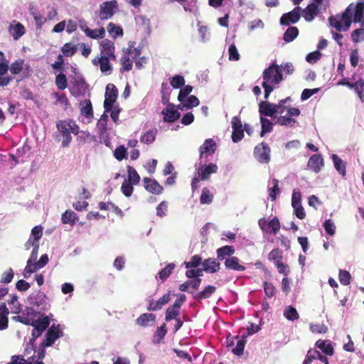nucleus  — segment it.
Masks as SVG:
<instances>
[{
  "mask_svg": "<svg viewBox=\"0 0 364 364\" xmlns=\"http://www.w3.org/2000/svg\"><path fill=\"white\" fill-rule=\"evenodd\" d=\"M338 279L341 284L346 286L350 283L351 275L348 271L340 269Z\"/></svg>",
  "mask_w": 364,
  "mask_h": 364,
  "instance_id": "nucleus-57",
  "label": "nucleus"
},
{
  "mask_svg": "<svg viewBox=\"0 0 364 364\" xmlns=\"http://www.w3.org/2000/svg\"><path fill=\"white\" fill-rule=\"evenodd\" d=\"M232 140L234 143H237L244 137V129L240 118L235 116L232 118Z\"/></svg>",
  "mask_w": 364,
  "mask_h": 364,
  "instance_id": "nucleus-10",
  "label": "nucleus"
},
{
  "mask_svg": "<svg viewBox=\"0 0 364 364\" xmlns=\"http://www.w3.org/2000/svg\"><path fill=\"white\" fill-rule=\"evenodd\" d=\"M30 304L41 308V310L46 311L47 309V296L43 292H38L36 296L29 298Z\"/></svg>",
  "mask_w": 364,
  "mask_h": 364,
  "instance_id": "nucleus-20",
  "label": "nucleus"
},
{
  "mask_svg": "<svg viewBox=\"0 0 364 364\" xmlns=\"http://www.w3.org/2000/svg\"><path fill=\"white\" fill-rule=\"evenodd\" d=\"M218 169V166L213 163L208 165L201 166L198 170L199 178L202 181L208 180L210 178V174L217 173Z\"/></svg>",
  "mask_w": 364,
  "mask_h": 364,
  "instance_id": "nucleus-17",
  "label": "nucleus"
},
{
  "mask_svg": "<svg viewBox=\"0 0 364 364\" xmlns=\"http://www.w3.org/2000/svg\"><path fill=\"white\" fill-rule=\"evenodd\" d=\"M176 265L173 263L168 264L164 269H162L159 273V277L164 281L172 273Z\"/></svg>",
  "mask_w": 364,
  "mask_h": 364,
  "instance_id": "nucleus-53",
  "label": "nucleus"
},
{
  "mask_svg": "<svg viewBox=\"0 0 364 364\" xmlns=\"http://www.w3.org/2000/svg\"><path fill=\"white\" fill-rule=\"evenodd\" d=\"M216 291V287L212 285H208L203 290L198 292L193 297L195 299L200 301L210 298Z\"/></svg>",
  "mask_w": 364,
  "mask_h": 364,
  "instance_id": "nucleus-28",
  "label": "nucleus"
},
{
  "mask_svg": "<svg viewBox=\"0 0 364 364\" xmlns=\"http://www.w3.org/2000/svg\"><path fill=\"white\" fill-rule=\"evenodd\" d=\"M63 336V331L59 328V325L55 327L52 326L46 332L45 338L42 341L41 347L51 346L54 342Z\"/></svg>",
  "mask_w": 364,
  "mask_h": 364,
  "instance_id": "nucleus-9",
  "label": "nucleus"
},
{
  "mask_svg": "<svg viewBox=\"0 0 364 364\" xmlns=\"http://www.w3.org/2000/svg\"><path fill=\"white\" fill-rule=\"evenodd\" d=\"M51 96L55 99L54 105H61L63 106V109L66 110L70 105L68 98L65 93H59L58 92H53Z\"/></svg>",
  "mask_w": 364,
  "mask_h": 364,
  "instance_id": "nucleus-26",
  "label": "nucleus"
},
{
  "mask_svg": "<svg viewBox=\"0 0 364 364\" xmlns=\"http://www.w3.org/2000/svg\"><path fill=\"white\" fill-rule=\"evenodd\" d=\"M34 356L29 357L27 360L24 358L23 355H13L11 357V362L7 364H34Z\"/></svg>",
  "mask_w": 364,
  "mask_h": 364,
  "instance_id": "nucleus-38",
  "label": "nucleus"
},
{
  "mask_svg": "<svg viewBox=\"0 0 364 364\" xmlns=\"http://www.w3.org/2000/svg\"><path fill=\"white\" fill-rule=\"evenodd\" d=\"M168 204L167 201L163 200L156 207V215L163 218L167 215Z\"/></svg>",
  "mask_w": 364,
  "mask_h": 364,
  "instance_id": "nucleus-61",
  "label": "nucleus"
},
{
  "mask_svg": "<svg viewBox=\"0 0 364 364\" xmlns=\"http://www.w3.org/2000/svg\"><path fill=\"white\" fill-rule=\"evenodd\" d=\"M301 8L300 6L295 7L292 11L284 14L281 18L279 23L282 26H289L291 23H297L301 18Z\"/></svg>",
  "mask_w": 364,
  "mask_h": 364,
  "instance_id": "nucleus-7",
  "label": "nucleus"
},
{
  "mask_svg": "<svg viewBox=\"0 0 364 364\" xmlns=\"http://www.w3.org/2000/svg\"><path fill=\"white\" fill-rule=\"evenodd\" d=\"M156 134L157 129L156 128L149 130L141 136L140 141L141 143L150 144L155 141Z\"/></svg>",
  "mask_w": 364,
  "mask_h": 364,
  "instance_id": "nucleus-35",
  "label": "nucleus"
},
{
  "mask_svg": "<svg viewBox=\"0 0 364 364\" xmlns=\"http://www.w3.org/2000/svg\"><path fill=\"white\" fill-rule=\"evenodd\" d=\"M119 6L116 0L107 1L100 5L99 17L102 21L111 18L118 12Z\"/></svg>",
  "mask_w": 364,
  "mask_h": 364,
  "instance_id": "nucleus-4",
  "label": "nucleus"
},
{
  "mask_svg": "<svg viewBox=\"0 0 364 364\" xmlns=\"http://www.w3.org/2000/svg\"><path fill=\"white\" fill-rule=\"evenodd\" d=\"M33 322V323L31 326L39 329L41 332H44L50 325V320L48 316H44L41 319H34Z\"/></svg>",
  "mask_w": 364,
  "mask_h": 364,
  "instance_id": "nucleus-37",
  "label": "nucleus"
},
{
  "mask_svg": "<svg viewBox=\"0 0 364 364\" xmlns=\"http://www.w3.org/2000/svg\"><path fill=\"white\" fill-rule=\"evenodd\" d=\"M353 88L362 102L364 101V80L360 79L353 84Z\"/></svg>",
  "mask_w": 364,
  "mask_h": 364,
  "instance_id": "nucleus-54",
  "label": "nucleus"
},
{
  "mask_svg": "<svg viewBox=\"0 0 364 364\" xmlns=\"http://www.w3.org/2000/svg\"><path fill=\"white\" fill-rule=\"evenodd\" d=\"M213 195L210 193V190L207 187L203 188L200 197V203L201 204H210L213 202Z\"/></svg>",
  "mask_w": 364,
  "mask_h": 364,
  "instance_id": "nucleus-45",
  "label": "nucleus"
},
{
  "mask_svg": "<svg viewBox=\"0 0 364 364\" xmlns=\"http://www.w3.org/2000/svg\"><path fill=\"white\" fill-rule=\"evenodd\" d=\"M309 328L313 333L323 334L328 331V327L323 323H310Z\"/></svg>",
  "mask_w": 364,
  "mask_h": 364,
  "instance_id": "nucleus-51",
  "label": "nucleus"
},
{
  "mask_svg": "<svg viewBox=\"0 0 364 364\" xmlns=\"http://www.w3.org/2000/svg\"><path fill=\"white\" fill-rule=\"evenodd\" d=\"M109 59L110 57L102 55L97 59H93L92 63L95 65L100 64V70L102 73H106L107 71H111L112 70V67L109 61Z\"/></svg>",
  "mask_w": 364,
  "mask_h": 364,
  "instance_id": "nucleus-24",
  "label": "nucleus"
},
{
  "mask_svg": "<svg viewBox=\"0 0 364 364\" xmlns=\"http://www.w3.org/2000/svg\"><path fill=\"white\" fill-rule=\"evenodd\" d=\"M156 322V315L152 313H144L141 314L136 319V323L142 327L154 326Z\"/></svg>",
  "mask_w": 364,
  "mask_h": 364,
  "instance_id": "nucleus-19",
  "label": "nucleus"
},
{
  "mask_svg": "<svg viewBox=\"0 0 364 364\" xmlns=\"http://www.w3.org/2000/svg\"><path fill=\"white\" fill-rule=\"evenodd\" d=\"M262 86L264 90V99L267 100L273 91V85H279L283 80L282 70L276 63H272L262 73Z\"/></svg>",
  "mask_w": 364,
  "mask_h": 364,
  "instance_id": "nucleus-1",
  "label": "nucleus"
},
{
  "mask_svg": "<svg viewBox=\"0 0 364 364\" xmlns=\"http://www.w3.org/2000/svg\"><path fill=\"white\" fill-rule=\"evenodd\" d=\"M279 181L278 179L273 178L272 179L273 186L272 188H269V198H271V200L272 201L276 199L277 196L279 195V193H280V189H279Z\"/></svg>",
  "mask_w": 364,
  "mask_h": 364,
  "instance_id": "nucleus-56",
  "label": "nucleus"
},
{
  "mask_svg": "<svg viewBox=\"0 0 364 364\" xmlns=\"http://www.w3.org/2000/svg\"><path fill=\"white\" fill-rule=\"evenodd\" d=\"M9 70V65L7 63H1L0 64V86L4 87L9 84V82L12 80L11 77H9L6 75Z\"/></svg>",
  "mask_w": 364,
  "mask_h": 364,
  "instance_id": "nucleus-27",
  "label": "nucleus"
},
{
  "mask_svg": "<svg viewBox=\"0 0 364 364\" xmlns=\"http://www.w3.org/2000/svg\"><path fill=\"white\" fill-rule=\"evenodd\" d=\"M292 207L294 210L295 215L300 220H303L306 217V213L303 206L301 205V201H296L295 200L292 202Z\"/></svg>",
  "mask_w": 364,
  "mask_h": 364,
  "instance_id": "nucleus-48",
  "label": "nucleus"
},
{
  "mask_svg": "<svg viewBox=\"0 0 364 364\" xmlns=\"http://www.w3.org/2000/svg\"><path fill=\"white\" fill-rule=\"evenodd\" d=\"M265 295L268 298H272L276 294V288L271 282H264L263 283Z\"/></svg>",
  "mask_w": 364,
  "mask_h": 364,
  "instance_id": "nucleus-63",
  "label": "nucleus"
},
{
  "mask_svg": "<svg viewBox=\"0 0 364 364\" xmlns=\"http://www.w3.org/2000/svg\"><path fill=\"white\" fill-rule=\"evenodd\" d=\"M170 84L175 89L180 88L185 85V78L182 75H175L170 80Z\"/></svg>",
  "mask_w": 364,
  "mask_h": 364,
  "instance_id": "nucleus-60",
  "label": "nucleus"
},
{
  "mask_svg": "<svg viewBox=\"0 0 364 364\" xmlns=\"http://www.w3.org/2000/svg\"><path fill=\"white\" fill-rule=\"evenodd\" d=\"M118 96V90L112 83H109L106 86L105 99L104 101V108L106 112H109L113 107V105L117 100Z\"/></svg>",
  "mask_w": 364,
  "mask_h": 364,
  "instance_id": "nucleus-5",
  "label": "nucleus"
},
{
  "mask_svg": "<svg viewBox=\"0 0 364 364\" xmlns=\"http://www.w3.org/2000/svg\"><path fill=\"white\" fill-rule=\"evenodd\" d=\"M180 314V309L176 308L175 306H170L166 311L165 314V320L166 321H170L173 319H176V316Z\"/></svg>",
  "mask_w": 364,
  "mask_h": 364,
  "instance_id": "nucleus-50",
  "label": "nucleus"
},
{
  "mask_svg": "<svg viewBox=\"0 0 364 364\" xmlns=\"http://www.w3.org/2000/svg\"><path fill=\"white\" fill-rule=\"evenodd\" d=\"M284 316L287 319L292 321L297 320L299 318V315L296 309L291 306H289L284 309Z\"/></svg>",
  "mask_w": 364,
  "mask_h": 364,
  "instance_id": "nucleus-44",
  "label": "nucleus"
},
{
  "mask_svg": "<svg viewBox=\"0 0 364 364\" xmlns=\"http://www.w3.org/2000/svg\"><path fill=\"white\" fill-rule=\"evenodd\" d=\"M130 52L131 50L129 49V52L124 54L120 59V63L122 65V68L120 69L121 72H128L131 70L132 68L133 63L129 56V53Z\"/></svg>",
  "mask_w": 364,
  "mask_h": 364,
  "instance_id": "nucleus-33",
  "label": "nucleus"
},
{
  "mask_svg": "<svg viewBox=\"0 0 364 364\" xmlns=\"http://www.w3.org/2000/svg\"><path fill=\"white\" fill-rule=\"evenodd\" d=\"M246 343L247 336L243 334L240 337L238 336V339L236 341V346L232 349V352L236 355H242L243 354Z\"/></svg>",
  "mask_w": 364,
  "mask_h": 364,
  "instance_id": "nucleus-30",
  "label": "nucleus"
},
{
  "mask_svg": "<svg viewBox=\"0 0 364 364\" xmlns=\"http://www.w3.org/2000/svg\"><path fill=\"white\" fill-rule=\"evenodd\" d=\"M107 31L112 38H116L123 36V29L121 26L115 25L110 22L107 25Z\"/></svg>",
  "mask_w": 364,
  "mask_h": 364,
  "instance_id": "nucleus-41",
  "label": "nucleus"
},
{
  "mask_svg": "<svg viewBox=\"0 0 364 364\" xmlns=\"http://www.w3.org/2000/svg\"><path fill=\"white\" fill-rule=\"evenodd\" d=\"M133 185V183L128 182L127 180H124V181L122 183L121 190L122 193L126 197H129L132 196L134 191Z\"/></svg>",
  "mask_w": 364,
  "mask_h": 364,
  "instance_id": "nucleus-64",
  "label": "nucleus"
},
{
  "mask_svg": "<svg viewBox=\"0 0 364 364\" xmlns=\"http://www.w3.org/2000/svg\"><path fill=\"white\" fill-rule=\"evenodd\" d=\"M296 122V119H293L292 117L286 115L282 116L281 114V116L277 119L275 124H279L281 126L292 127L295 125Z\"/></svg>",
  "mask_w": 364,
  "mask_h": 364,
  "instance_id": "nucleus-42",
  "label": "nucleus"
},
{
  "mask_svg": "<svg viewBox=\"0 0 364 364\" xmlns=\"http://www.w3.org/2000/svg\"><path fill=\"white\" fill-rule=\"evenodd\" d=\"M161 114L164 115V121L166 122H174L178 120L181 114L176 109V106L173 104H168L166 109H163Z\"/></svg>",
  "mask_w": 364,
  "mask_h": 364,
  "instance_id": "nucleus-13",
  "label": "nucleus"
},
{
  "mask_svg": "<svg viewBox=\"0 0 364 364\" xmlns=\"http://www.w3.org/2000/svg\"><path fill=\"white\" fill-rule=\"evenodd\" d=\"M235 252V249L233 246L231 245H225L223 246L216 250L217 258L219 260H225L227 257H230Z\"/></svg>",
  "mask_w": 364,
  "mask_h": 364,
  "instance_id": "nucleus-22",
  "label": "nucleus"
},
{
  "mask_svg": "<svg viewBox=\"0 0 364 364\" xmlns=\"http://www.w3.org/2000/svg\"><path fill=\"white\" fill-rule=\"evenodd\" d=\"M202 265L203 271L209 273H215L220 269V264L215 258H208L205 259Z\"/></svg>",
  "mask_w": 364,
  "mask_h": 364,
  "instance_id": "nucleus-23",
  "label": "nucleus"
},
{
  "mask_svg": "<svg viewBox=\"0 0 364 364\" xmlns=\"http://www.w3.org/2000/svg\"><path fill=\"white\" fill-rule=\"evenodd\" d=\"M202 257L198 255L193 256L189 262H184L183 265L186 269L197 267L202 264Z\"/></svg>",
  "mask_w": 364,
  "mask_h": 364,
  "instance_id": "nucleus-55",
  "label": "nucleus"
},
{
  "mask_svg": "<svg viewBox=\"0 0 364 364\" xmlns=\"http://www.w3.org/2000/svg\"><path fill=\"white\" fill-rule=\"evenodd\" d=\"M25 28L21 23H17L14 27L10 28V33L15 40L18 39L25 33Z\"/></svg>",
  "mask_w": 364,
  "mask_h": 364,
  "instance_id": "nucleus-40",
  "label": "nucleus"
},
{
  "mask_svg": "<svg viewBox=\"0 0 364 364\" xmlns=\"http://www.w3.org/2000/svg\"><path fill=\"white\" fill-rule=\"evenodd\" d=\"M299 29L295 26L289 27L284 32L283 40L287 43L293 41L299 35Z\"/></svg>",
  "mask_w": 364,
  "mask_h": 364,
  "instance_id": "nucleus-34",
  "label": "nucleus"
},
{
  "mask_svg": "<svg viewBox=\"0 0 364 364\" xmlns=\"http://www.w3.org/2000/svg\"><path fill=\"white\" fill-rule=\"evenodd\" d=\"M61 220L63 224L74 225L78 220V218L74 211L68 210L63 213Z\"/></svg>",
  "mask_w": 364,
  "mask_h": 364,
  "instance_id": "nucleus-32",
  "label": "nucleus"
},
{
  "mask_svg": "<svg viewBox=\"0 0 364 364\" xmlns=\"http://www.w3.org/2000/svg\"><path fill=\"white\" fill-rule=\"evenodd\" d=\"M316 345L325 354L332 355L333 354V348L328 341L318 340Z\"/></svg>",
  "mask_w": 364,
  "mask_h": 364,
  "instance_id": "nucleus-36",
  "label": "nucleus"
},
{
  "mask_svg": "<svg viewBox=\"0 0 364 364\" xmlns=\"http://www.w3.org/2000/svg\"><path fill=\"white\" fill-rule=\"evenodd\" d=\"M23 63L24 60L23 59H18L12 63L10 67L11 73L14 75L19 74L23 70Z\"/></svg>",
  "mask_w": 364,
  "mask_h": 364,
  "instance_id": "nucleus-58",
  "label": "nucleus"
},
{
  "mask_svg": "<svg viewBox=\"0 0 364 364\" xmlns=\"http://www.w3.org/2000/svg\"><path fill=\"white\" fill-rule=\"evenodd\" d=\"M260 123L262 125V130L260 136L262 137L265 134L271 132L273 129V123L268 119L260 117Z\"/></svg>",
  "mask_w": 364,
  "mask_h": 364,
  "instance_id": "nucleus-39",
  "label": "nucleus"
},
{
  "mask_svg": "<svg viewBox=\"0 0 364 364\" xmlns=\"http://www.w3.org/2000/svg\"><path fill=\"white\" fill-rule=\"evenodd\" d=\"M55 85L60 90H64L68 87V80L66 75L60 73L56 75L55 80Z\"/></svg>",
  "mask_w": 364,
  "mask_h": 364,
  "instance_id": "nucleus-49",
  "label": "nucleus"
},
{
  "mask_svg": "<svg viewBox=\"0 0 364 364\" xmlns=\"http://www.w3.org/2000/svg\"><path fill=\"white\" fill-rule=\"evenodd\" d=\"M270 152L268 144L262 142L255 147L254 156L259 163L267 164L270 161Z\"/></svg>",
  "mask_w": 364,
  "mask_h": 364,
  "instance_id": "nucleus-6",
  "label": "nucleus"
},
{
  "mask_svg": "<svg viewBox=\"0 0 364 364\" xmlns=\"http://www.w3.org/2000/svg\"><path fill=\"white\" fill-rule=\"evenodd\" d=\"M143 182L144 187L148 192L154 195H159L163 193L164 188L156 180L145 177L143 178Z\"/></svg>",
  "mask_w": 364,
  "mask_h": 364,
  "instance_id": "nucleus-12",
  "label": "nucleus"
},
{
  "mask_svg": "<svg viewBox=\"0 0 364 364\" xmlns=\"http://www.w3.org/2000/svg\"><path fill=\"white\" fill-rule=\"evenodd\" d=\"M127 173H128V182L132 183L134 185H136L140 181V176L136 172V171L131 166H127Z\"/></svg>",
  "mask_w": 364,
  "mask_h": 364,
  "instance_id": "nucleus-46",
  "label": "nucleus"
},
{
  "mask_svg": "<svg viewBox=\"0 0 364 364\" xmlns=\"http://www.w3.org/2000/svg\"><path fill=\"white\" fill-rule=\"evenodd\" d=\"M364 4L363 2H358L355 7L353 21L354 23H360L361 26H364L363 21Z\"/></svg>",
  "mask_w": 364,
  "mask_h": 364,
  "instance_id": "nucleus-25",
  "label": "nucleus"
},
{
  "mask_svg": "<svg viewBox=\"0 0 364 364\" xmlns=\"http://www.w3.org/2000/svg\"><path fill=\"white\" fill-rule=\"evenodd\" d=\"M291 100L290 97L279 100L277 104L270 103L268 101H262L259 104V112L261 115L265 117H274L276 114H282L286 109L285 104Z\"/></svg>",
  "mask_w": 364,
  "mask_h": 364,
  "instance_id": "nucleus-2",
  "label": "nucleus"
},
{
  "mask_svg": "<svg viewBox=\"0 0 364 364\" xmlns=\"http://www.w3.org/2000/svg\"><path fill=\"white\" fill-rule=\"evenodd\" d=\"M332 159L337 171L343 176H345L346 174V164L335 154L332 155Z\"/></svg>",
  "mask_w": 364,
  "mask_h": 364,
  "instance_id": "nucleus-31",
  "label": "nucleus"
},
{
  "mask_svg": "<svg viewBox=\"0 0 364 364\" xmlns=\"http://www.w3.org/2000/svg\"><path fill=\"white\" fill-rule=\"evenodd\" d=\"M240 262V259L232 255L230 257H227L224 264L225 268L237 272H243L246 269V267L241 264Z\"/></svg>",
  "mask_w": 364,
  "mask_h": 364,
  "instance_id": "nucleus-18",
  "label": "nucleus"
},
{
  "mask_svg": "<svg viewBox=\"0 0 364 364\" xmlns=\"http://www.w3.org/2000/svg\"><path fill=\"white\" fill-rule=\"evenodd\" d=\"M318 8L314 4H309L305 9H301V14L306 21L311 22L318 15Z\"/></svg>",
  "mask_w": 364,
  "mask_h": 364,
  "instance_id": "nucleus-21",
  "label": "nucleus"
},
{
  "mask_svg": "<svg viewBox=\"0 0 364 364\" xmlns=\"http://www.w3.org/2000/svg\"><path fill=\"white\" fill-rule=\"evenodd\" d=\"M216 150V143L212 139H205L203 145L200 146V158H207L208 155H212Z\"/></svg>",
  "mask_w": 364,
  "mask_h": 364,
  "instance_id": "nucleus-14",
  "label": "nucleus"
},
{
  "mask_svg": "<svg viewBox=\"0 0 364 364\" xmlns=\"http://www.w3.org/2000/svg\"><path fill=\"white\" fill-rule=\"evenodd\" d=\"M81 114L87 118L93 117V109L90 100L85 101V105L81 109Z\"/></svg>",
  "mask_w": 364,
  "mask_h": 364,
  "instance_id": "nucleus-62",
  "label": "nucleus"
},
{
  "mask_svg": "<svg viewBox=\"0 0 364 364\" xmlns=\"http://www.w3.org/2000/svg\"><path fill=\"white\" fill-rule=\"evenodd\" d=\"M351 39L353 43H358L364 40V28H360L354 30L351 33Z\"/></svg>",
  "mask_w": 364,
  "mask_h": 364,
  "instance_id": "nucleus-59",
  "label": "nucleus"
},
{
  "mask_svg": "<svg viewBox=\"0 0 364 364\" xmlns=\"http://www.w3.org/2000/svg\"><path fill=\"white\" fill-rule=\"evenodd\" d=\"M100 51L103 56L110 57L112 60H116L114 55V44L109 39H103L100 42Z\"/></svg>",
  "mask_w": 364,
  "mask_h": 364,
  "instance_id": "nucleus-16",
  "label": "nucleus"
},
{
  "mask_svg": "<svg viewBox=\"0 0 364 364\" xmlns=\"http://www.w3.org/2000/svg\"><path fill=\"white\" fill-rule=\"evenodd\" d=\"M175 294L171 291H168L167 294L162 296L157 301H154V299L149 298L148 300L149 305L147 310L149 311H156L161 310L162 307L168 304L171 300V296Z\"/></svg>",
  "mask_w": 364,
  "mask_h": 364,
  "instance_id": "nucleus-8",
  "label": "nucleus"
},
{
  "mask_svg": "<svg viewBox=\"0 0 364 364\" xmlns=\"http://www.w3.org/2000/svg\"><path fill=\"white\" fill-rule=\"evenodd\" d=\"M329 24L331 27L336 29L337 31H346L349 29L352 23V13L349 7L341 14L331 16L328 18Z\"/></svg>",
  "mask_w": 364,
  "mask_h": 364,
  "instance_id": "nucleus-3",
  "label": "nucleus"
},
{
  "mask_svg": "<svg viewBox=\"0 0 364 364\" xmlns=\"http://www.w3.org/2000/svg\"><path fill=\"white\" fill-rule=\"evenodd\" d=\"M77 50V46L72 43H66L61 48V51L65 57H72L75 54Z\"/></svg>",
  "mask_w": 364,
  "mask_h": 364,
  "instance_id": "nucleus-43",
  "label": "nucleus"
},
{
  "mask_svg": "<svg viewBox=\"0 0 364 364\" xmlns=\"http://www.w3.org/2000/svg\"><path fill=\"white\" fill-rule=\"evenodd\" d=\"M167 333V329L166 328V324L163 323L161 326L156 328V331L154 333L153 341L155 343H160L161 340L164 339L166 334Z\"/></svg>",
  "mask_w": 364,
  "mask_h": 364,
  "instance_id": "nucleus-52",
  "label": "nucleus"
},
{
  "mask_svg": "<svg viewBox=\"0 0 364 364\" xmlns=\"http://www.w3.org/2000/svg\"><path fill=\"white\" fill-rule=\"evenodd\" d=\"M86 31L87 32L86 36L92 39L103 38L105 35V29L103 27L98 29H90Z\"/></svg>",
  "mask_w": 364,
  "mask_h": 364,
  "instance_id": "nucleus-47",
  "label": "nucleus"
},
{
  "mask_svg": "<svg viewBox=\"0 0 364 364\" xmlns=\"http://www.w3.org/2000/svg\"><path fill=\"white\" fill-rule=\"evenodd\" d=\"M323 166V159L320 154H313L307 163V166L316 173L321 171Z\"/></svg>",
  "mask_w": 364,
  "mask_h": 364,
  "instance_id": "nucleus-15",
  "label": "nucleus"
},
{
  "mask_svg": "<svg viewBox=\"0 0 364 364\" xmlns=\"http://www.w3.org/2000/svg\"><path fill=\"white\" fill-rule=\"evenodd\" d=\"M108 121L107 115L104 113L101 116L100 119L98 120L97 123V128L99 130V135L100 137L104 138L105 136H107V123Z\"/></svg>",
  "mask_w": 364,
  "mask_h": 364,
  "instance_id": "nucleus-29",
  "label": "nucleus"
},
{
  "mask_svg": "<svg viewBox=\"0 0 364 364\" xmlns=\"http://www.w3.org/2000/svg\"><path fill=\"white\" fill-rule=\"evenodd\" d=\"M66 125L65 120H59L56 123V127L63 137L62 140L63 147H68L72 141L70 132Z\"/></svg>",
  "mask_w": 364,
  "mask_h": 364,
  "instance_id": "nucleus-11",
  "label": "nucleus"
}]
</instances>
